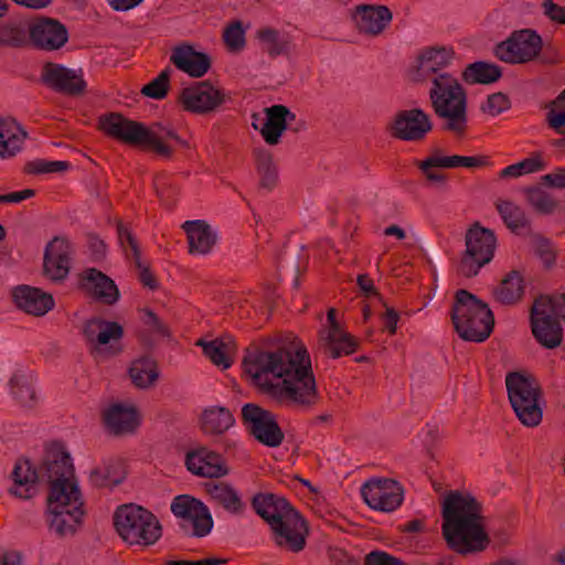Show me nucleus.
Here are the masks:
<instances>
[{
    "mask_svg": "<svg viewBox=\"0 0 565 565\" xmlns=\"http://www.w3.org/2000/svg\"><path fill=\"white\" fill-rule=\"evenodd\" d=\"M243 365L255 384L280 404L308 409L318 403L311 360L300 341H281L270 350L256 351Z\"/></svg>",
    "mask_w": 565,
    "mask_h": 565,
    "instance_id": "1",
    "label": "nucleus"
},
{
    "mask_svg": "<svg viewBox=\"0 0 565 565\" xmlns=\"http://www.w3.org/2000/svg\"><path fill=\"white\" fill-rule=\"evenodd\" d=\"M483 509L469 493L450 491L444 499L443 536L447 546L461 555L484 551L490 537L484 527Z\"/></svg>",
    "mask_w": 565,
    "mask_h": 565,
    "instance_id": "2",
    "label": "nucleus"
},
{
    "mask_svg": "<svg viewBox=\"0 0 565 565\" xmlns=\"http://www.w3.org/2000/svg\"><path fill=\"white\" fill-rule=\"evenodd\" d=\"M98 129L115 140L132 147L148 148L164 159H171L174 154V149L168 143V140H174L184 149L191 148L189 141L182 139L171 126L154 122L147 127L120 113L100 116Z\"/></svg>",
    "mask_w": 565,
    "mask_h": 565,
    "instance_id": "3",
    "label": "nucleus"
},
{
    "mask_svg": "<svg viewBox=\"0 0 565 565\" xmlns=\"http://www.w3.org/2000/svg\"><path fill=\"white\" fill-rule=\"evenodd\" d=\"M250 504L255 513L269 524L278 546L295 553L303 550L307 522L286 498L273 492H258Z\"/></svg>",
    "mask_w": 565,
    "mask_h": 565,
    "instance_id": "4",
    "label": "nucleus"
},
{
    "mask_svg": "<svg viewBox=\"0 0 565 565\" xmlns=\"http://www.w3.org/2000/svg\"><path fill=\"white\" fill-rule=\"evenodd\" d=\"M429 99L435 115L443 120L441 130L463 137L468 128L467 93L450 73L431 77Z\"/></svg>",
    "mask_w": 565,
    "mask_h": 565,
    "instance_id": "5",
    "label": "nucleus"
},
{
    "mask_svg": "<svg viewBox=\"0 0 565 565\" xmlns=\"http://www.w3.org/2000/svg\"><path fill=\"white\" fill-rule=\"evenodd\" d=\"M451 321L458 335L471 342L486 341L494 327V317L488 303L466 289H459L455 295Z\"/></svg>",
    "mask_w": 565,
    "mask_h": 565,
    "instance_id": "6",
    "label": "nucleus"
},
{
    "mask_svg": "<svg viewBox=\"0 0 565 565\" xmlns=\"http://www.w3.org/2000/svg\"><path fill=\"white\" fill-rule=\"evenodd\" d=\"M114 524L120 537L130 545H152L161 536L158 519L150 511L132 503L116 510Z\"/></svg>",
    "mask_w": 565,
    "mask_h": 565,
    "instance_id": "7",
    "label": "nucleus"
},
{
    "mask_svg": "<svg viewBox=\"0 0 565 565\" xmlns=\"http://www.w3.org/2000/svg\"><path fill=\"white\" fill-rule=\"evenodd\" d=\"M510 404L518 419L526 427H536L543 418L539 404L542 390L539 382L520 372H511L505 377Z\"/></svg>",
    "mask_w": 565,
    "mask_h": 565,
    "instance_id": "8",
    "label": "nucleus"
},
{
    "mask_svg": "<svg viewBox=\"0 0 565 565\" xmlns=\"http://www.w3.org/2000/svg\"><path fill=\"white\" fill-rule=\"evenodd\" d=\"M498 242L494 232L472 223L465 234V250L460 255L456 270L459 276L472 278L494 257Z\"/></svg>",
    "mask_w": 565,
    "mask_h": 565,
    "instance_id": "9",
    "label": "nucleus"
},
{
    "mask_svg": "<svg viewBox=\"0 0 565 565\" xmlns=\"http://www.w3.org/2000/svg\"><path fill=\"white\" fill-rule=\"evenodd\" d=\"M46 501L50 529L61 537L74 535L85 514L79 488H72L70 493H63V489L60 488L53 494H49Z\"/></svg>",
    "mask_w": 565,
    "mask_h": 565,
    "instance_id": "10",
    "label": "nucleus"
},
{
    "mask_svg": "<svg viewBox=\"0 0 565 565\" xmlns=\"http://www.w3.org/2000/svg\"><path fill=\"white\" fill-rule=\"evenodd\" d=\"M74 468L70 454L62 444L53 441L46 445L43 462L40 468L41 479L50 483V493L63 489V493H70L72 488H78L72 481Z\"/></svg>",
    "mask_w": 565,
    "mask_h": 565,
    "instance_id": "11",
    "label": "nucleus"
},
{
    "mask_svg": "<svg viewBox=\"0 0 565 565\" xmlns=\"http://www.w3.org/2000/svg\"><path fill=\"white\" fill-rule=\"evenodd\" d=\"M542 49V36L535 30L523 29L512 32L507 40L498 43L494 55L509 64H525L536 61Z\"/></svg>",
    "mask_w": 565,
    "mask_h": 565,
    "instance_id": "12",
    "label": "nucleus"
},
{
    "mask_svg": "<svg viewBox=\"0 0 565 565\" xmlns=\"http://www.w3.org/2000/svg\"><path fill=\"white\" fill-rule=\"evenodd\" d=\"M83 334L95 359L113 356L120 352V348L115 344L122 339L124 328L116 321L93 318L84 323Z\"/></svg>",
    "mask_w": 565,
    "mask_h": 565,
    "instance_id": "13",
    "label": "nucleus"
},
{
    "mask_svg": "<svg viewBox=\"0 0 565 565\" xmlns=\"http://www.w3.org/2000/svg\"><path fill=\"white\" fill-rule=\"evenodd\" d=\"M242 420L250 435L263 445L275 448L284 441L285 435L270 411L247 403L242 408Z\"/></svg>",
    "mask_w": 565,
    "mask_h": 565,
    "instance_id": "14",
    "label": "nucleus"
},
{
    "mask_svg": "<svg viewBox=\"0 0 565 565\" xmlns=\"http://www.w3.org/2000/svg\"><path fill=\"white\" fill-rule=\"evenodd\" d=\"M171 511L177 518L182 519L180 526L186 534L202 537L209 534L213 526L207 508L188 494L175 497L171 503Z\"/></svg>",
    "mask_w": 565,
    "mask_h": 565,
    "instance_id": "15",
    "label": "nucleus"
},
{
    "mask_svg": "<svg viewBox=\"0 0 565 565\" xmlns=\"http://www.w3.org/2000/svg\"><path fill=\"white\" fill-rule=\"evenodd\" d=\"M430 116L420 108L399 110L387 126L390 135L398 140L420 142L433 130Z\"/></svg>",
    "mask_w": 565,
    "mask_h": 565,
    "instance_id": "16",
    "label": "nucleus"
},
{
    "mask_svg": "<svg viewBox=\"0 0 565 565\" xmlns=\"http://www.w3.org/2000/svg\"><path fill=\"white\" fill-rule=\"evenodd\" d=\"M365 503L373 510L393 512L404 500L403 487L393 479H373L361 489Z\"/></svg>",
    "mask_w": 565,
    "mask_h": 565,
    "instance_id": "17",
    "label": "nucleus"
},
{
    "mask_svg": "<svg viewBox=\"0 0 565 565\" xmlns=\"http://www.w3.org/2000/svg\"><path fill=\"white\" fill-rule=\"evenodd\" d=\"M40 79L43 85L62 95L81 96L86 92L82 71L76 72L57 63L46 62Z\"/></svg>",
    "mask_w": 565,
    "mask_h": 565,
    "instance_id": "18",
    "label": "nucleus"
},
{
    "mask_svg": "<svg viewBox=\"0 0 565 565\" xmlns=\"http://www.w3.org/2000/svg\"><path fill=\"white\" fill-rule=\"evenodd\" d=\"M179 102L185 111L207 114L214 111L225 102V95L209 81H203L183 88Z\"/></svg>",
    "mask_w": 565,
    "mask_h": 565,
    "instance_id": "19",
    "label": "nucleus"
},
{
    "mask_svg": "<svg viewBox=\"0 0 565 565\" xmlns=\"http://www.w3.org/2000/svg\"><path fill=\"white\" fill-rule=\"evenodd\" d=\"M350 17L359 33L376 36L390 24L393 13L386 6L361 3L350 11Z\"/></svg>",
    "mask_w": 565,
    "mask_h": 565,
    "instance_id": "20",
    "label": "nucleus"
},
{
    "mask_svg": "<svg viewBox=\"0 0 565 565\" xmlns=\"http://www.w3.org/2000/svg\"><path fill=\"white\" fill-rule=\"evenodd\" d=\"M72 246L65 237L55 236L45 247L43 275L53 281L64 280L71 268Z\"/></svg>",
    "mask_w": 565,
    "mask_h": 565,
    "instance_id": "21",
    "label": "nucleus"
},
{
    "mask_svg": "<svg viewBox=\"0 0 565 565\" xmlns=\"http://www.w3.org/2000/svg\"><path fill=\"white\" fill-rule=\"evenodd\" d=\"M29 34L35 47L45 51H56L68 41V31L60 21L41 18L31 24Z\"/></svg>",
    "mask_w": 565,
    "mask_h": 565,
    "instance_id": "22",
    "label": "nucleus"
},
{
    "mask_svg": "<svg viewBox=\"0 0 565 565\" xmlns=\"http://www.w3.org/2000/svg\"><path fill=\"white\" fill-rule=\"evenodd\" d=\"M81 288L94 300L106 305H115L120 297L115 281L96 268H87L81 274Z\"/></svg>",
    "mask_w": 565,
    "mask_h": 565,
    "instance_id": "23",
    "label": "nucleus"
},
{
    "mask_svg": "<svg viewBox=\"0 0 565 565\" xmlns=\"http://www.w3.org/2000/svg\"><path fill=\"white\" fill-rule=\"evenodd\" d=\"M185 465L192 473L204 478H220L228 472L223 457L205 447L188 452Z\"/></svg>",
    "mask_w": 565,
    "mask_h": 565,
    "instance_id": "24",
    "label": "nucleus"
},
{
    "mask_svg": "<svg viewBox=\"0 0 565 565\" xmlns=\"http://www.w3.org/2000/svg\"><path fill=\"white\" fill-rule=\"evenodd\" d=\"M17 307L28 315L42 317L54 308V298L40 288L21 285L12 290Z\"/></svg>",
    "mask_w": 565,
    "mask_h": 565,
    "instance_id": "25",
    "label": "nucleus"
},
{
    "mask_svg": "<svg viewBox=\"0 0 565 565\" xmlns=\"http://www.w3.org/2000/svg\"><path fill=\"white\" fill-rule=\"evenodd\" d=\"M171 63L180 71L191 77H202L211 68V57L204 53L195 51L190 44H180L173 47Z\"/></svg>",
    "mask_w": 565,
    "mask_h": 565,
    "instance_id": "26",
    "label": "nucleus"
},
{
    "mask_svg": "<svg viewBox=\"0 0 565 565\" xmlns=\"http://www.w3.org/2000/svg\"><path fill=\"white\" fill-rule=\"evenodd\" d=\"M454 50L450 47H429L418 56L415 81H430L436 75H443L444 70L454 57Z\"/></svg>",
    "mask_w": 565,
    "mask_h": 565,
    "instance_id": "27",
    "label": "nucleus"
},
{
    "mask_svg": "<svg viewBox=\"0 0 565 565\" xmlns=\"http://www.w3.org/2000/svg\"><path fill=\"white\" fill-rule=\"evenodd\" d=\"M198 345H201L203 353L216 366L223 370L228 369L233 363V355L236 353V342L233 337L226 334L221 338L214 339L210 342L199 340Z\"/></svg>",
    "mask_w": 565,
    "mask_h": 565,
    "instance_id": "28",
    "label": "nucleus"
},
{
    "mask_svg": "<svg viewBox=\"0 0 565 565\" xmlns=\"http://www.w3.org/2000/svg\"><path fill=\"white\" fill-rule=\"evenodd\" d=\"M104 420L114 435L130 434L139 425L138 414L134 407H124L120 404L109 407L104 415Z\"/></svg>",
    "mask_w": 565,
    "mask_h": 565,
    "instance_id": "29",
    "label": "nucleus"
},
{
    "mask_svg": "<svg viewBox=\"0 0 565 565\" xmlns=\"http://www.w3.org/2000/svg\"><path fill=\"white\" fill-rule=\"evenodd\" d=\"M40 478V472L32 467L30 460L17 462L12 471L13 487L10 493L21 499H31L36 492L35 484Z\"/></svg>",
    "mask_w": 565,
    "mask_h": 565,
    "instance_id": "30",
    "label": "nucleus"
},
{
    "mask_svg": "<svg viewBox=\"0 0 565 565\" xmlns=\"http://www.w3.org/2000/svg\"><path fill=\"white\" fill-rule=\"evenodd\" d=\"M182 227L188 235L191 254H207L216 242L215 234L204 221H186Z\"/></svg>",
    "mask_w": 565,
    "mask_h": 565,
    "instance_id": "31",
    "label": "nucleus"
},
{
    "mask_svg": "<svg viewBox=\"0 0 565 565\" xmlns=\"http://www.w3.org/2000/svg\"><path fill=\"white\" fill-rule=\"evenodd\" d=\"M318 345L324 355L338 359L354 353L359 348V341L350 333L340 331L334 334L320 335Z\"/></svg>",
    "mask_w": 565,
    "mask_h": 565,
    "instance_id": "32",
    "label": "nucleus"
},
{
    "mask_svg": "<svg viewBox=\"0 0 565 565\" xmlns=\"http://www.w3.org/2000/svg\"><path fill=\"white\" fill-rule=\"evenodd\" d=\"M28 137L26 131L14 120L0 119V158L15 156Z\"/></svg>",
    "mask_w": 565,
    "mask_h": 565,
    "instance_id": "33",
    "label": "nucleus"
},
{
    "mask_svg": "<svg viewBox=\"0 0 565 565\" xmlns=\"http://www.w3.org/2000/svg\"><path fill=\"white\" fill-rule=\"evenodd\" d=\"M523 276L518 270H511L500 281L499 286L493 289V297L502 305H514L519 302L524 295Z\"/></svg>",
    "mask_w": 565,
    "mask_h": 565,
    "instance_id": "34",
    "label": "nucleus"
},
{
    "mask_svg": "<svg viewBox=\"0 0 565 565\" xmlns=\"http://www.w3.org/2000/svg\"><path fill=\"white\" fill-rule=\"evenodd\" d=\"M266 120L260 135L268 145H277L280 140L282 132L287 129L286 116L287 106L274 105L265 108Z\"/></svg>",
    "mask_w": 565,
    "mask_h": 565,
    "instance_id": "35",
    "label": "nucleus"
},
{
    "mask_svg": "<svg viewBox=\"0 0 565 565\" xmlns=\"http://www.w3.org/2000/svg\"><path fill=\"white\" fill-rule=\"evenodd\" d=\"M531 329L536 341L546 349H555L563 341V329L557 318L535 319L531 321Z\"/></svg>",
    "mask_w": 565,
    "mask_h": 565,
    "instance_id": "36",
    "label": "nucleus"
},
{
    "mask_svg": "<svg viewBox=\"0 0 565 565\" xmlns=\"http://www.w3.org/2000/svg\"><path fill=\"white\" fill-rule=\"evenodd\" d=\"M210 497L226 511L233 514H241L245 504L241 500L237 491L224 481L211 482L206 484Z\"/></svg>",
    "mask_w": 565,
    "mask_h": 565,
    "instance_id": "37",
    "label": "nucleus"
},
{
    "mask_svg": "<svg viewBox=\"0 0 565 565\" xmlns=\"http://www.w3.org/2000/svg\"><path fill=\"white\" fill-rule=\"evenodd\" d=\"M256 39L262 44L270 57L275 58L279 55H287L291 49V36L289 34H280L273 28H262L256 32Z\"/></svg>",
    "mask_w": 565,
    "mask_h": 565,
    "instance_id": "38",
    "label": "nucleus"
},
{
    "mask_svg": "<svg viewBox=\"0 0 565 565\" xmlns=\"http://www.w3.org/2000/svg\"><path fill=\"white\" fill-rule=\"evenodd\" d=\"M234 423L235 418L231 411L221 406L205 409L201 418L203 431L210 435H221L230 429Z\"/></svg>",
    "mask_w": 565,
    "mask_h": 565,
    "instance_id": "39",
    "label": "nucleus"
},
{
    "mask_svg": "<svg viewBox=\"0 0 565 565\" xmlns=\"http://www.w3.org/2000/svg\"><path fill=\"white\" fill-rule=\"evenodd\" d=\"M495 207L501 215L507 227L514 234H521L531 228V221L524 211L516 204L508 200H498Z\"/></svg>",
    "mask_w": 565,
    "mask_h": 565,
    "instance_id": "40",
    "label": "nucleus"
},
{
    "mask_svg": "<svg viewBox=\"0 0 565 565\" xmlns=\"http://www.w3.org/2000/svg\"><path fill=\"white\" fill-rule=\"evenodd\" d=\"M502 77L500 66L478 61L466 66L462 72V79L468 84H492Z\"/></svg>",
    "mask_w": 565,
    "mask_h": 565,
    "instance_id": "41",
    "label": "nucleus"
},
{
    "mask_svg": "<svg viewBox=\"0 0 565 565\" xmlns=\"http://www.w3.org/2000/svg\"><path fill=\"white\" fill-rule=\"evenodd\" d=\"M126 478V470L119 460H110L103 468L90 472L89 480L96 488H114Z\"/></svg>",
    "mask_w": 565,
    "mask_h": 565,
    "instance_id": "42",
    "label": "nucleus"
},
{
    "mask_svg": "<svg viewBox=\"0 0 565 565\" xmlns=\"http://www.w3.org/2000/svg\"><path fill=\"white\" fill-rule=\"evenodd\" d=\"M129 375L137 387L148 388L159 377L157 362L148 356L140 358L130 366Z\"/></svg>",
    "mask_w": 565,
    "mask_h": 565,
    "instance_id": "43",
    "label": "nucleus"
},
{
    "mask_svg": "<svg viewBox=\"0 0 565 565\" xmlns=\"http://www.w3.org/2000/svg\"><path fill=\"white\" fill-rule=\"evenodd\" d=\"M523 193L527 203L541 214H551L557 207V201L547 193L541 185L524 188Z\"/></svg>",
    "mask_w": 565,
    "mask_h": 565,
    "instance_id": "44",
    "label": "nucleus"
},
{
    "mask_svg": "<svg viewBox=\"0 0 565 565\" xmlns=\"http://www.w3.org/2000/svg\"><path fill=\"white\" fill-rule=\"evenodd\" d=\"M254 154L256 158L257 170L260 174V185L268 190L273 189L278 179L273 154L265 149H255Z\"/></svg>",
    "mask_w": 565,
    "mask_h": 565,
    "instance_id": "45",
    "label": "nucleus"
},
{
    "mask_svg": "<svg viewBox=\"0 0 565 565\" xmlns=\"http://www.w3.org/2000/svg\"><path fill=\"white\" fill-rule=\"evenodd\" d=\"M561 301V294L555 296L537 297L531 308V321L535 319H555L558 316L557 306Z\"/></svg>",
    "mask_w": 565,
    "mask_h": 565,
    "instance_id": "46",
    "label": "nucleus"
},
{
    "mask_svg": "<svg viewBox=\"0 0 565 565\" xmlns=\"http://www.w3.org/2000/svg\"><path fill=\"white\" fill-rule=\"evenodd\" d=\"M171 68L166 67L154 79L141 88V94L152 99H163L167 97L170 88Z\"/></svg>",
    "mask_w": 565,
    "mask_h": 565,
    "instance_id": "47",
    "label": "nucleus"
},
{
    "mask_svg": "<svg viewBox=\"0 0 565 565\" xmlns=\"http://www.w3.org/2000/svg\"><path fill=\"white\" fill-rule=\"evenodd\" d=\"M437 161L435 164L440 166L444 169H454L459 167L465 168H481L488 164L487 157H465L459 154L454 156H440L437 153Z\"/></svg>",
    "mask_w": 565,
    "mask_h": 565,
    "instance_id": "48",
    "label": "nucleus"
},
{
    "mask_svg": "<svg viewBox=\"0 0 565 565\" xmlns=\"http://www.w3.org/2000/svg\"><path fill=\"white\" fill-rule=\"evenodd\" d=\"M532 247L534 254L540 257L546 268L554 266L556 260V250L551 241L541 234L532 235Z\"/></svg>",
    "mask_w": 565,
    "mask_h": 565,
    "instance_id": "49",
    "label": "nucleus"
},
{
    "mask_svg": "<svg viewBox=\"0 0 565 565\" xmlns=\"http://www.w3.org/2000/svg\"><path fill=\"white\" fill-rule=\"evenodd\" d=\"M26 42V32L18 23H7L0 26V44L20 47Z\"/></svg>",
    "mask_w": 565,
    "mask_h": 565,
    "instance_id": "50",
    "label": "nucleus"
},
{
    "mask_svg": "<svg viewBox=\"0 0 565 565\" xmlns=\"http://www.w3.org/2000/svg\"><path fill=\"white\" fill-rule=\"evenodd\" d=\"M223 40L231 52H238L245 47V31L241 21L228 24L223 32Z\"/></svg>",
    "mask_w": 565,
    "mask_h": 565,
    "instance_id": "51",
    "label": "nucleus"
},
{
    "mask_svg": "<svg viewBox=\"0 0 565 565\" xmlns=\"http://www.w3.org/2000/svg\"><path fill=\"white\" fill-rule=\"evenodd\" d=\"M437 153H440L439 149H435L429 157L418 162V169L423 172L429 183L445 185L448 180L447 174L434 170L435 168H441L440 166L435 164L438 160Z\"/></svg>",
    "mask_w": 565,
    "mask_h": 565,
    "instance_id": "52",
    "label": "nucleus"
},
{
    "mask_svg": "<svg viewBox=\"0 0 565 565\" xmlns=\"http://www.w3.org/2000/svg\"><path fill=\"white\" fill-rule=\"evenodd\" d=\"M68 167L67 161L34 160L25 164L24 172L29 174L53 173L66 171Z\"/></svg>",
    "mask_w": 565,
    "mask_h": 565,
    "instance_id": "53",
    "label": "nucleus"
},
{
    "mask_svg": "<svg viewBox=\"0 0 565 565\" xmlns=\"http://www.w3.org/2000/svg\"><path fill=\"white\" fill-rule=\"evenodd\" d=\"M511 108V100L504 93H494L488 96L481 111L494 117Z\"/></svg>",
    "mask_w": 565,
    "mask_h": 565,
    "instance_id": "54",
    "label": "nucleus"
},
{
    "mask_svg": "<svg viewBox=\"0 0 565 565\" xmlns=\"http://www.w3.org/2000/svg\"><path fill=\"white\" fill-rule=\"evenodd\" d=\"M140 311L143 313V324L151 333L162 338L171 337L169 327L151 309L143 308Z\"/></svg>",
    "mask_w": 565,
    "mask_h": 565,
    "instance_id": "55",
    "label": "nucleus"
},
{
    "mask_svg": "<svg viewBox=\"0 0 565 565\" xmlns=\"http://www.w3.org/2000/svg\"><path fill=\"white\" fill-rule=\"evenodd\" d=\"M12 392L21 405L30 406L35 399L34 388L26 382L20 381L17 376L11 379Z\"/></svg>",
    "mask_w": 565,
    "mask_h": 565,
    "instance_id": "56",
    "label": "nucleus"
},
{
    "mask_svg": "<svg viewBox=\"0 0 565 565\" xmlns=\"http://www.w3.org/2000/svg\"><path fill=\"white\" fill-rule=\"evenodd\" d=\"M536 60L544 66L558 65L563 61L559 47L552 41L543 42V49Z\"/></svg>",
    "mask_w": 565,
    "mask_h": 565,
    "instance_id": "57",
    "label": "nucleus"
},
{
    "mask_svg": "<svg viewBox=\"0 0 565 565\" xmlns=\"http://www.w3.org/2000/svg\"><path fill=\"white\" fill-rule=\"evenodd\" d=\"M328 556L331 563L334 565H360L361 556L352 555L348 551L341 547H329Z\"/></svg>",
    "mask_w": 565,
    "mask_h": 565,
    "instance_id": "58",
    "label": "nucleus"
},
{
    "mask_svg": "<svg viewBox=\"0 0 565 565\" xmlns=\"http://www.w3.org/2000/svg\"><path fill=\"white\" fill-rule=\"evenodd\" d=\"M117 232L120 243L124 244L125 242H127L130 246L136 266H140L141 252L138 242L132 235V233L122 224L121 221L117 222Z\"/></svg>",
    "mask_w": 565,
    "mask_h": 565,
    "instance_id": "59",
    "label": "nucleus"
},
{
    "mask_svg": "<svg viewBox=\"0 0 565 565\" xmlns=\"http://www.w3.org/2000/svg\"><path fill=\"white\" fill-rule=\"evenodd\" d=\"M364 565H406L399 558L383 551H373L364 557Z\"/></svg>",
    "mask_w": 565,
    "mask_h": 565,
    "instance_id": "60",
    "label": "nucleus"
},
{
    "mask_svg": "<svg viewBox=\"0 0 565 565\" xmlns=\"http://www.w3.org/2000/svg\"><path fill=\"white\" fill-rule=\"evenodd\" d=\"M544 14L554 22L565 24V8L553 2L544 0L542 3Z\"/></svg>",
    "mask_w": 565,
    "mask_h": 565,
    "instance_id": "61",
    "label": "nucleus"
},
{
    "mask_svg": "<svg viewBox=\"0 0 565 565\" xmlns=\"http://www.w3.org/2000/svg\"><path fill=\"white\" fill-rule=\"evenodd\" d=\"M544 161L542 160L540 153H534L532 157L518 162L521 175L540 171L544 168Z\"/></svg>",
    "mask_w": 565,
    "mask_h": 565,
    "instance_id": "62",
    "label": "nucleus"
},
{
    "mask_svg": "<svg viewBox=\"0 0 565 565\" xmlns=\"http://www.w3.org/2000/svg\"><path fill=\"white\" fill-rule=\"evenodd\" d=\"M542 181L552 188L564 189L565 168H556L552 173L543 175Z\"/></svg>",
    "mask_w": 565,
    "mask_h": 565,
    "instance_id": "63",
    "label": "nucleus"
},
{
    "mask_svg": "<svg viewBox=\"0 0 565 565\" xmlns=\"http://www.w3.org/2000/svg\"><path fill=\"white\" fill-rule=\"evenodd\" d=\"M547 121L550 127H552L557 134H565V110L556 113L554 109H551L547 113Z\"/></svg>",
    "mask_w": 565,
    "mask_h": 565,
    "instance_id": "64",
    "label": "nucleus"
}]
</instances>
